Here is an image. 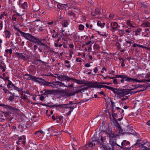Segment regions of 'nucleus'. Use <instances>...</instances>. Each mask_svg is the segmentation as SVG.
<instances>
[{
	"instance_id": "1",
	"label": "nucleus",
	"mask_w": 150,
	"mask_h": 150,
	"mask_svg": "<svg viewBox=\"0 0 150 150\" xmlns=\"http://www.w3.org/2000/svg\"><path fill=\"white\" fill-rule=\"evenodd\" d=\"M30 42L37 44L38 45H42L47 49L49 48V47L44 42H46L45 39H40L39 38H37L33 36Z\"/></svg>"
},
{
	"instance_id": "2",
	"label": "nucleus",
	"mask_w": 150,
	"mask_h": 150,
	"mask_svg": "<svg viewBox=\"0 0 150 150\" xmlns=\"http://www.w3.org/2000/svg\"><path fill=\"white\" fill-rule=\"evenodd\" d=\"M25 78L28 80H31L32 81H34L36 82H38L39 83H42V82L39 80L45 81V79L42 78L37 77L34 76H32L28 74H26L24 75Z\"/></svg>"
},
{
	"instance_id": "3",
	"label": "nucleus",
	"mask_w": 150,
	"mask_h": 150,
	"mask_svg": "<svg viewBox=\"0 0 150 150\" xmlns=\"http://www.w3.org/2000/svg\"><path fill=\"white\" fill-rule=\"evenodd\" d=\"M5 79L8 80V81L7 84V87L8 89H10V90H15L18 91L19 92L20 91H22L23 89L22 88H19L16 86L11 81L8 80V78H6Z\"/></svg>"
},
{
	"instance_id": "4",
	"label": "nucleus",
	"mask_w": 150,
	"mask_h": 150,
	"mask_svg": "<svg viewBox=\"0 0 150 150\" xmlns=\"http://www.w3.org/2000/svg\"><path fill=\"white\" fill-rule=\"evenodd\" d=\"M42 105L46 106L49 107L51 108H61L66 109L69 108L70 106V105H69V104L68 103L65 104H55L54 105H48L47 104L43 103L42 104Z\"/></svg>"
},
{
	"instance_id": "5",
	"label": "nucleus",
	"mask_w": 150,
	"mask_h": 150,
	"mask_svg": "<svg viewBox=\"0 0 150 150\" xmlns=\"http://www.w3.org/2000/svg\"><path fill=\"white\" fill-rule=\"evenodd\" d=\"M74 81V82L79 84H83L85 85L90 87L91 88H93L94 85L92 83V82L91 81L86 82H84L85 81L84 80H79L73 78L72 80Z\"/></svg>"
},
{
	"instance_id": "6",
	"label": "nucleus",
	"mask_w": 150,
	"mask_h": 150,
	"mask_svg": "<svg viewBox=\"0 0 150 150\" xmlns=\"http://www.w3.org/2000/svg\"><path fill=\"white\" fill-rule=\"evenodd\" d=\"M15 29L19 32L22 36L24 37L25 39L30 41L33 36L28 33H26L21 31L19 28H16Z\"/></svg>"
},
{
	"instance_id": "7",
	"label": "nucleus",
	"mask_w": 150,
	"mask_h": 150,
	"mask_svg": "<svg viewBox=\"0 0 150 150\" xmlns=\"http://www.w3.org/2000/svg\"><path fill=\"white\" fill-rule=\"evenodd\" d=\"M102 132L107 134L108 137H109V141L111 143L113 141H112V140L113 139L115 138V134L112 132L111 130H109L108 131L102 130L100 133V134H101Z\"/></svg>"
},
{
	"instance_id": "8",
	"label": "nucleus",
	"mask_w": 150,
	"mask_h": 150,
	"mask_svg": "<svg viewBox=\"0 0 150 150\" xmlns=\"http://www.w3.org/2000/svg\"><path fill=\"white\" fill-rule=\"evenodd\" d=\"M117 77H118L122 79L120 80V81L121 83H123L124 81L130 82L132 81L133 79V78L129 77L127 75H125L122 74L118 75L117 76Z\"/></svg>"
},
{
	"instance_id": "9",
	"label": "nucleus",
	"mask_w": 150,
	"mask_h": 150,
	"mask_svg": "<svg viewBox=\"0 0 150 150\" xmlns=\"http://www.w3.org/2000/svg\"><path fill=\"white\" fill-rule=\"evenodd\" d=\"M68 92L66 89H55V94H59L62 97H67Z\"/></svg>"
},
{
	"instance_id": "10",
	"label": "nucleus",
	"mask_w": 150,
	"mask_h": 150,
	"mask_svg": "<svg viewBox=\"0 0 150 150\" xmlns=\"http://www.w3.org/2000/svg\"><path fill=\"white\" fill-rule=\"evenodd\" d=\"M55 75L57 76V78L59 80L60 79H61V81H69L70 80H72L73 79V78L71 77H69L65 75H60L59 74H55Z\"/></svg>"
},
{
	"instance_id": "11",
	"label": "nucleus",
	"mask_w": 150,
	"mask_h": 150,
	"mask_svg": "<svg viewBox=\"0 0 150 150\" xmlns=\"http://www.w3.org/2000/svg\"><path fill=\"white\" fill-rule=\"evenodd\" d=\"M117 91V95L120 97H123L125 95L130 93L128 90L119 89Z\"/></svg>"
},
{
	"instance_id": "12",
	"label": "nucleus",
	"mask_w": 150,
	"mask_h": 150,
	"mask_svg": "<svg viewBox=\"0 0 150 150\" xmlns=\"http://www.w3.org/2000/svg\"><path fill=\"white\" fill-rule=\"evenodd\" d=\"M0 106H1L7 110H10L11 112H14L17 110V109L14 107L10 106L8 105H5L4 104H0Z\"/></svg>"
},
{
	"instance_id": "13",
	"label": "nucleus",
	"mask_w": 150,
	"mask_h": 150,
	"mask_svg": "<svg viewBox=\"0 0 150 150\" xmlns=\"http://www.w3.org/2000/svg\"><path fill=\"white\" fill-rule=\"evenodd\" d=\"M18 141L16 142L17 144H23L24 145L25 143V137L24 136L18 137Z\"/></svg>"
},
{
	"instance_id": "14",
	"label": "nucleus",
	"mask_w": 150,
	"mask_h": 150,
	"mask_svg": "<svg viewBox=\"0 0 150 150\" xmlns=\"http://www.w3.org/2000/svg\"><path fill=\"white\" fill-rule=\"evenodd\" d=\"M102 135L103 134H101V135H100L101 137L100 138V142H99V143H100V145H102L103 146H105L106 143V137Z\"/></svg>"
},
{
	"instance_id": "15",
	"label": "nucleus",
	"mask_w": 150,
	"mask_h": 150,
	"mask_svg": "<svg viewBox=\"0 0 150 150\" xmlns=\"http://www.w3.org/2000/svg\"><path fill=\"white\" fill-rule=\"evenodd\" d=\"M19 4L21 7L24 9H26L28 7L27 3L26 2H24L23 0L19 1Z\"/></svg>"
},
{
	"instance_id": "16",
	"label": "nucleus",
	"mask_w": 150,
	"mask_h": 150,
	"mask_svg": "<svg viewBox=\"0 0 150 150\" xmlns=\"http://www.w3.org/2000/svg\"><path fill=\"white\" fill-rule=\"evenodd\" d=\"M138 86L139 84H137L135 85H132V87H131V88L128 90L129 93L132 94H134L137 93L138 91L134 92L133 91H132V90L135 89L137 88H138L139 87Z\"/></svg>"
},
{
	"instance_id": "17",
	"label": "nucleus",
	"mask_w": 150,
	"mask_h": 150,
	"mask_svg": "<svg viewBox=\"0 0 150 150\" xmlns=\"http://www.w3.org/2000/svg\"><path fill=\"white\" fill-rule=\"evenodd\" d=\"M93 87L95 88H105L111 90V89H112V87L107 86H99L98 85V83H95Z\"/></svg>"
},
{
	"instance_id": "18",
	"label": "nucleus",
	"mask_w": 150,
	"mask_h": 150,
	"mask_svg": "<svg viewBox=\"0 0 150 150\" xmlns=\"http://www.w3.org/2000/svg\"><path fill=\"white\" fill-rule=\"evenodd\" d=\"M44 93L43 95H45L48 94L54 95L55 94V90H46L44 89Z\"/></svg>"
},
{
	"instance_id": "19",
	"label": "nucleus",
	"mask_w": 150,
	"mask_h": 150,
	"mask_svg": "<svg viewBox=\"0 0 150 150\" xmlns=\"http://www.w3.org/2000/svg\"><path fill=\"white\" fill-rule=\"evenodd\" d=\"M130 144V143L129 142L126 140H124L122 142L121 146H120V147L122 149L125 148L123 147L129 145Z\"/></svg>"
},
{
	"instance_id": "20",
	"label": "nucleus",
	"mask_w": 150,
	"mask_h": 150,
	"mask_svg": "<svg viewBox=\"0 0 150 150\" xmlns=\"http://www.w3.org/2000/svg\"><path fill=\"white\" fill-rule=\"evenodd\" d=\"M110 26L112 28V30H113L118 28L119 25L116 22H113L110 23Z\"/></svg>"
},
{
	"instance_id": "21",
	"label": "nucleus",
	"mask_w": 150,
	"mask_h": 150,
	"mask_svg": "<svg viewBox=\"0 0 150 150\" xmlns=\"http://www.w3.org/2000/svg\"><path fill=\"white\" fill-rule=\"evenodd\" d=\"M111 120L115 124V126L117 127L118 128L120 127L121 126L119 124L118 122L117 121V120L115 118H113L111 119V117H110Z\"/></svg>"
},
{
	"instance_id": "22",
	"label": "nucleus",
	"mask_w": 150,
	"mask_h": 150,
	"mask_svg": "<svg viewBox=\"0 0 150 150\" xmlns=\"http://www.w3.org/2000/svg\"><path fill=\"white\" fill-rule=\"evenodd\" d=\"M23 53H19L18 52H16L15 54L17 55V56H19L20 57L21 59H23L24 60H25L26 57L25 55H23Z\"/></svg>"
},
{
	"instance_id": "23",
	"label": "nucleus",
	"mask_w": 150,
	"mask_h": 150,
	"mask_svg": "<svg viewBox=\"0 0 150 150\" xmlns=\"http://www.w3.org/2000/svg\"><path fill=\"white\" fill-rule=\"evenodd\" d=\"M40 9V6L38 4H34L33 6V9L35 11H38Z\"/></svg>"
},
{
	"instance_id": "24",
	"label": "nucleus",
	"mask_w": 150,
	"mask_h": 150,
	"mask_svg": "<svg viewBox=\"0 0 150 150\" xmlns=\"http://www.w3.org/2000/svg\"><path fill=\"white\" fill-rule=\"evenodd\" d=\"M4 33L6 38H9L11 35L10 31L7 30H5Z\"/></svg>"
},
{
	"instance_id": "25",
	"label": "nucleus",
	"mask_w": 150,
	"mask_h": 150,
	"mask_svg": "<svg viewBox=\"0 0 150 150\" xmlns=\"http://www.w3.org/2000/svg\"><path fill=\"white\" fill-rule=\"evenodd\" d=\"M51 33L53 34L52 37L53 38H55L56 37H58L59 34L57 31H56L55 30H53L52 31H51Z\"/></svg>"
},
{
	"instance_id": "26",
	"label": "nucleus",
	"mask_w": 150,
	"mask_h": 150,
	"mask_svg": "<svg viewBox=\"0 0 150 150\" xmlns=\"http://www.w3.org/2000/svg\"><path fill=\"white\" fill-rule=\"evenodd\" d=\"M105 24V23H102L100 21H98L97 23V25L98 26H99L101 28H103L104 27Z\"/></svg>"
},
{
	"instance_id": "27",
	"label": "nucleus",
	"mask_w": 150,
	"mask_h": 150,
	"mask_svg": "<svg viewBox=\"0 0 150 150\" xmlns=\"http://www.w3.org/2000/svg\"><path fill=\"white\" fill-rule=\"evenodd\" d=\"M0 68L2 70L3 72H4L6 69V66L4 63H2V64H0Z\"/></svg>"
},
{
	"instance_id": "28",
	"label": "nucleus",
	"mask_w": 150,
	"mask_h": 150,
	"mask_svg": "<svg viewBox=\"0 0 150 150\" xmlns=\"http://www.w3.org/2000/svg\"><path fill=\"white\" fill-rule=\"evenodd\" d=\"M142 26L144 27H150V22H144L142 24Z\"/></svg>"
},
{
	"instance_id": "29",
	"label": "nucleus",
	"mask_w": 150,
	"mask_h": 150,
	"mask_svg": "<svg viewBox=\"0 0 150 150\" xmlns=\"http://www.w3.org/2000/svg\"><path fill=\"white\" fill-rule=\"evenodd\" d=\"M78 93V92L77 91H76L72 93L68 92L67 97L74 96L77 93Z\"/></svg>"
},
{
	"instance_id": "30",
	"label": "nucleus",
	"mask_w": 150,
	"mask_h": 150,
	"mask_svg": "<svg viewBox=\"0 0 150 150\" xmlns=\"http://www.w3.org/2000/svg\"><path fill=\"white\" fill-rule=\"evenodd\" d=\"M146 80H145V79L139 80H137L136 79H133V81L134 82H140V83L142 82H145L146 81H147Z\"/></svg>"
},
{
	"instance_id": "31",
	"label": "nucleus",
	"mask_w": 150,
	"mask_h": 150,
	"mask_svg": "<svg viewBox=\"0 0 150 150\" xmlns=\"http://www.w3.org/2000/svg\"><path fill=\"white\" fill-rule=\"evenodd\" d=\"M100 134V135L98 136H97L96 135H94V136L95 137V138L96 139V144L99 143V142H100V135H101V134Z\"/></svg>"
},
{
	"instance_id": "32",
	"label": "nucleus",
	"mask_w": 150,
	"mask_h": 150,
	"mask_svg": "<svg viewBox=\"0 0 150 150\" xmlns=\"http://www.w3.org/2000/svg\"><path fill=\"white\" fill-rule=\"evenodd\" d=\"M5 116L6 117V118L8 119V121H11L13 118V117L8 113H6Z\"/></svg>"
},
{
	"instance_id": "33",
	"label": "nucleus",
	"mask_w": 150,
	"mask_h": 150,
	"mask_svg": "<svg viewBox=\"0 0 150 150\" xmlns=\"http://www.w3.org/2000/svg\"><path fill=\"white\" fill-rule=\"evenodd\" d=\"M134 43V44L133 45H132V47H135L137 46H138V47H140L142 48H144V47H145L142 46V45H139L137 44Z\"/></svg>"
},
{
	"instance_id": "34",
	"label": "nucleus",
	"mask_w": 150,
	"mask_h": 150,
	"mask_svg": "<svg viewBox=\"0 0 150 150\" xmlns=\"http://www.w3.org/2000/svg\"><path fill=\"white\" fill-rule=\"evenodd\" d=\"M68 14L69 16H72L73 17H75V14L72 11H68Z\"/></svg>"
},
{
	"instance_id": "35",
	"label": "nucleus",
	"mask_w": 150,
	"mask_h": 150,
	"mask_svg": "<svg viewBox=\"0 0 150 150\" xmlns=\"http://www.w3.org/2000/svg\"><path fill=\"white\" fill-rule=\"evenodd\" d=\"M3 88L2 89V90L4 91L3 92L4 94H7L8 93L9 91L5 87H3Z\"/></svg>"
},
{
	"instance_id": "36",
	"label": "nucleus",
	"mask_w": 150,
	"mask_h": 150,
	"mask_svg": "<svg viewBox=\"0 0 150 150\" xmlns=\"http://www.w3.org/2000/svg\"><path fill=\"white\" fill-rule=\"evenodd\" d=\"M139 5H140V6L141 8L143 7L144 8H146L147 7V5L144 3H140Z\"/></svg>"
},
{
	"instance_id": "37",
	"label": "nucleus",
	"mask_w": 150,
	"mask_h": 150,
	"mask_svg": "<svg viewBox=\"0 0 150 150\" xmlns=\"http://www.w3.org/2000/svg\"><path fill=\"white\" fill-rule=\"evenodd\" d=\"M93 48L94 49H96L97 50H98L100 48V47L98 44L95 43L93 46Z\"/></svg>"
},
{
	"instance_id": "38",
	"label": "nucleus",
	"mask_w": 150,
	"mask_h": 150,
	"mask_svg": "<svg viewBox=\"0 0 150 150\" xmlns=\"http://www.w3.org/2000/svg\"><path fill=\"white\" fill-rule=\"evenodd\" d=\"M118 110L120 113H122L124 112L123 110L118 107H117L115 108V110Z\"/></svg>"
},
{
	"instance_id": "39",
	"label": "nucleus",
	"mask_w": 150,
	"mask_h": 150,
	"mask_svg": "<svg viewBox=\"0 0 150 150\" xmlns=\"http://www.w3.org/2000/svg\"><path fill=\"white\" fill-rule=\"evenodd\" d=\"M112 89H111V90L113 92V93H114V94H116L117 95L118 91H116L115 90H119V89L113 88V87H112Z\"/></svg>"
},
{
	"instance_id": "40",
	"label": "nucleus",
	"mask_w": 150,
	"mask_h": 150,
	"mask_svg": "<svg viewBox=\"0 0 150 150\" xmlns=\"http://www.w3.org/2000/svg\"><path fill=\"white\" fill-rule=\"evenodd\" d=\"M98 83V85L99 86H103V85H101L100 84H106V83L104 82H97L96 81L94 82H92V83H93V84H94L95 83ZM94 85V84H93Z\"/></svg>"
},
{
	"instance_id": "41",
	"label": "nucleus",
	"mask_w": 150,
	"mask_h": 150,
	"mask_svg": "<svg viewBox=\"0 0 150 150\" xmlns=\"http://www.w3.org/2000/svg\"><path fill=\"white\" fill-rule=\"evenodd\" d=\"M142 31L141 28H138L135 31V35H139L138 34L140 32Z\"/></svg>"
},
{
	"instance_id": "42",
	"label": "nucleus",
	"mask_w": 150,
	"mask_h": 150,
	"mask_svg": "<svg viewBox=\"0 0 150 150\" xmlns=\"http://www.w3.org/2000/svg\"><path fill=\"white\" fill-rule=\"evenodd\" d=\"M15 96H10L8 99V100L11 102L13 101L14 100Z\"/></svg>"
},
{
	"instance_id": "43",
	"label": "nucleus",
	"mask_w": 150,
	"mask_h": 150,
	"mask_svg": "<svg viewBox=\"0 0 150 150\" xmlns=\"http://www.w3.org/2000/svg\"><path fill=\"white\" fill-rule=\"evenodd\" d=\"M119 130V133L121 134L122 135H123L125 133L124 132H123V130L121 128V126L118 128Z\"/></svg>"
},
{
	"instance_id": "44",
	"label": "nucleus",
	"mask_w": 150,
	"mask_h": 150,
	"mask_svg": "<svg viewBox=\"0 0 150 150\" xmlns=\"http://www.w3.org/2000/svg\"><path fill=\"white\" fill-rule=\"evenodd\" d=\"M93 145H92V142H90L88 143V144L85 146V147H86L87 148L91 147H93Z\"/></svg>"
},
{
	"instance_id": "45",
	"label": "nucleus",
	"mask_w": 150,
	"mask_h": 150,
	"mask_svg": "<svg viewBox=\"0 0 150 150\" xmlns=\"http://www.w3.org/2000/svg\"><path fill=\"white\" fill-rule=\"evenodd\" d=\"M34 134L38 137H40L41 136L39 131H37L35 132Z\"/></svg>"
},
{
	"instance_id": "46",
	"label": "nucleus",
	"mask_w": 150,
	"mask_h": 150,
	"mask_svg": "<svg viewBox=\"0 0 150 150\" xmlns=\"http://www.w3.org/2000/svg\"><path fill=\"white\" fill-rule=\"evenodd\" d=\"M59 87H61L62 86H64V87H67V86H66L65 85V84L64 83H62L61 82H60L59 81Z\"/></svg>"
},
{
	"instance_id": "47",
	"label": "nucleus",
	"mask_w": 150,
	"mask_h": 150,
	"mask_svg": "<svg viewBox=\"0 0 150 150\" xmlns=\"http://www.w3.org/2000/svg\"><path fill=\"white\" fill-rule=\"evenodd\" d=\"M38 62H41L42 63H45V62L43 61H42L40 60L37 59L36 60L34 61V62H33V63L34 64H38Z\"/></svg>"
},
{
	"instance_id": "48",
	"label": "nucleus",
	"mask_w": 150,
	"mask_h": 150,
	"mask_svg": "<svg viewBox=\"0 0 150 150\" xmlns=\"http://www.w3.org/2000/svg\"><path fill=\"white\" fill-rule=\"evenodd\" d=\"M12 50L11 49H6L5 52L6 53H8L11 54L12 53Z\"/></svg>"
},
{
	"instance_id": "49",
	"label": "nucleus",
	"mask_w": 150,
	"mask_h": 150,
	"mask_svg": "<svg viewBox=\"0 0 150 150\" xmlns=\"http://www.w3.org/2000/svg\"><path fill=\"white\" fill-rule=\"evenodd\" d=\"M84 26L81 24L79 25V30H83L84 29Z\"/></svg>"
},
{
	"instance_id": "50",
	"label": "nucleus",
	"mask_w": 150,
	"mask_h": 150,
	"mask_svg": "<svg viewBox=\"0 0 150 150\" xmlns=\"http://www.w3.org/2000/svg\"><path fill=\"white\" fill-rule=\"evenodd\" d=\"M94 12L96 15L99 14L100 13V10L99 8L96 9Z\"/></svg>"
},
{
	"instance_id": "51",
	"label": "nucleus",
	"mask_w": 150,
	"mask_h": 150,
	"mask_svg": "<svg viewBox=\"0 0 150 150\" xmlns=\"http://www.w3.org/2000/svg\"><path fill=\"white\" fill-rule=\"evenodd\" d=\"M127 24L130 27H133L130 20H128L126 22Z\"/></svg>"
},
{
	"instance_id": "52",
	"label": "nucleus",
	"mask_w": 150,
	"mask_h": 150,
	"mask_svg": "<svg viewBox=\"0 0 150 150\" xmlns=\"http://www.w3.org/2000/svg\"><path fill=\"white\" fill-rule=\"evenodd\" d=\"M45 81H43L44 82H45V83L44 84V85L46 86H50V84H50L49 83H51L52 82L46 81L45 80Z\"/></svg>"
},
{
	"instance_id": "53",
	"label": "nucleus",
	"mask_w": 150,
	"mask_h": 150,
	"mask_svg": "<svg viewBox=\"0 0 150 150\" xmlns=\"http://www.w3.org/2000/svg\"><path fill=\"white\" fill-rule=\"evenodd\" d=\"M16 15H13L12 17V20L14 21H16Z\"/></svg>"
},
{
	"instance_id": "54",
	"label": "nucleus",
	"mask_w": 150,
	"mask_h": 150,
	"mask_svg": "<svg viewBox=\"0 0 150 150\" xmlns=\"http://www.w3.org/2000/svg\"><path fill=\"white\" fill-rule=\"evenodd\" d=\"M53 83L55 87H56V86H57L59 84V81H56L53 82Z\"/></svg>"
},
{
	"instance_id": "55",
	"label": "nucleus",
	"mask_w": 150,
	"mask_h": 150,
	"mask_svg": "<svg viewBox=\"0 0 150 150\" xmlns=\"http://www.w3.org/2000/svg\"><path fill=\"white\" fill-rule=\"evenodd\" d=\"M127 43V45L128 47H129L131 45V42L130 41H127L126 42Z\"/></svg>"
},
{
	"instance_id": "56",
	"label": "nucleus",
	"mask_w": 150,
	"mask_h": 150,
	"mask_svg": "<svg viewBox=\"0 0 150 150\" xmlns=\"http://www.w3.org/2000/svg\"><path fill=\"white\" fill-rule=\"evenodd\" d=\"M111 143V144H112V145H113V146H115L116 145L119 146L120 147V146H120L119 145L117 144H116V142H115L114 141H113Z\"/></svg>"
},
{
	"instance_id": "57",
	"label": "nucleus",
	"mask_w": 150,
	"mask_h": 150,
	"mask_svg": "<svg viewBox=\"0 0 150 150\" xmlns=\"http://www.w3.org/2000/svg\"><path fill=\"white\" fill-rule=\"evenodd\" d=\"M145 78L148 79H150V72H149L146 74Z\"/></svg>"
},
{
	"instance_id": "58",
	"label": "nucleus",
	"mask_w": 150,
	"mask_h": 150,
	"mask_svg": "<svg viewBox=\"0 0 150 150\" xmlns=\"http://www.w3.org/2000/svg\"><path fill=\"white\" fill-rule=\"evenodd\" d=\"M110 99V101L111 102V105H112V106L114 107L115 106V103L112 101L111 99L110 98H109Z\"/></svg>"
},
{
	"instance_id": "59",
	"label": "nucleus",
	"mask_w": 150,
	"mask_h": 150,
	"mask_svg": "<svg viewBox=\"0 0 150 150\" xmlns=\"http://www.w3.org/2000/svg\"><path fill=\"white\" fill-rule=\"evenodd\" d=\"M119 113H113L112 114V116L113 117V118H115V117H117V114H118Z\"/></svg>"
},
{
	"instance_id": "60",
	"label": "nucleus",
	"mask_w": 150,
	"mask_h": 150,
	"mask_svg": "<svg viewBox=\"0 0 150 150\" xmlns=\"http://www.w3.org/2000/svg\"><path fill=\"white\" fill-rule=\"evenodd\" d=\"M113 82L115 84H118V83L117 82V80L116 79H114L113 80Z\"/></svg>"
},
{
	"instance_id": "61",
	"label": "nucleus",
	"mask_w": 150,
	"mask_h": 150,
	"mask_svg": "<svg viewBox=\"0 0 150 150\" xmlns=\"http://www.w3.org/2000/svg\"><path fill=\"white\" fill-rule=\"evenodd\" d=\"M49 83L51 84H50V86H51V87H52V88H56V87H55L54 86V84H53V82H52L51 83Z\"/></svg>"
},
{
	"instance_id": "62",
	"label": "nucleus",
	"mask_w": 150,
	"mask_h": 150,
	"mask_svg": "<svg viewBox=\"0 0 150 150\" xmlns=\"http://www.w3.org/2000/svg\"><path fill=\"white\" fill-rule=\"evenodd\" d=\"M111 110H112V114H113V113H115V112H116L115 110H114L113 106H112V108H111Z\"/></svg>"
},
{
	"instance_id": "63",
	"label": "nucleus",
	"mask_w": 150,
	"mask_h": 150,
	"mask_svg": "<svg viewBox=\"0 0 150 150\" xmlns=\"http://www.w3.org/2000/svg\"><path fill=\"white\" fill-rule=\"evenodd\" d=\"M44 98V97L42 95H41L40 98V100L41 101L43 100Z\"/></svg>"
},
{
	"instance_id": "64",
	"label": "nucleus",
	"mask_w": 150,
	"mask_h": 150,
	"mask_svg": "<svg viewBox=\"0 0 150 150\" xmlns=\"http://www.w3.org/2000/svg\"><path fill=\"white\" fill-rule=\"evenodd\" d=\"M75 108V107H74V106H70V108H69L70 109V110H71V112H72L73 110Z\"/></svg>"
}]
</instances>
